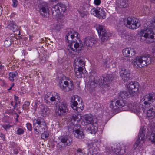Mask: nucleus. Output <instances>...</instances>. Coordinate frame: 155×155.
<instances>
[{"instance_id": "nucleus-16", "label": "nucleus", "mask_w": 155, "mask_h": 155, "mask_svg": "<svg viewBox=\"0 0 155 155\" xmlns=\"http://www.w3.org/2000/svg\"><path fill=\"white\" fill-rule=\"evenodd\" d=\"M127 87L131 95H138L139 94V84L138 82L131 81L127 85Z\"/></svg>"}, {"instance_id": "nucleus-38", "label": "nucleus", "mask_w": 155, "mask_h": 155, "mask_svg": "<svg viewBox=\"0 0 155 155\" xmlns=\"http://www.w3.org/2000/svg\"><path fill=\"white\" fill-rule=\"evenodd\" d=\"M116 104V101H112L111 102L110 105V107L113 110L118 109V107H117Z\"/></svg>"}, {"instance_id": "nucleus-23", "label": "nucleus", "mask_w": 155, "mask_h": 155, "mask_svg": "<svg viewBox=\"0 0 155 155\" xmlns=\"http://www.w3.org/2000/svg\"><path fill=\"white\" fill-rule=\"evenodd\" d=\"M127 0H118L116 8L118 12H120V9L127 7Z\"/></svg>"}, {"instance_id": "nucleus-4", "label": "nucleus", "mask_w": 155, "mask_h": 155, "mask_svg": "<svg viewBox=\"0 0 155 155\" xmlns=\"http://www.w3.org/2000/svg\"><path fill=\"white\" fill-rule=\"evenodd\" d=\"M147 27L142 29L139 34L140 36L144 37L147 43H152L155 42V32L153 30L155 29V19L148 21Z\"/></svg>"}, {"instance_id": "nucleus-46", "label": "nucleus", "mask_w": 155, "mask_h": 155, "mask_svg": "<svg viewBox=\"0 0 155 155\" xmlns=\"http://www.w3.org/2000/svg\"><path fill=\"white\" fill-rule=\"evenodd\" d=\"M14 98L15 100V105L14 106V109H16V107H17V102L18 101V97L15 95L14 96Z\"/></svg>"}, {"instance_id": "nucleus-1", "label": "nucleus", "mask_w": 155, "mask_h": 155, "mask_svg": "<svg viewBox=\"0 0 155 155\" xmlns=\"http://www.w3.org/2000/svg\"><path fill=\"white\" fill-rule=\"evenodd\" d=\"M91 81H89L87 84V87L90 93L94 91V88L96 87H101L105 88L104 90L109 89V85L110 80H112V74H106L100 79L95 76L96 75L95 72L91 71Z\"/></svg>"}, {"instance_id": "nucleus-36", "label": "nucleus", "mask_w": 155, "mask_h": 155, "mask_svg": "<svg viewBox=\"0 0 155 155\" xmlns=\"http://www.w3.org/2000/svg\"><path fill=\"white\" fill-rule=\"evenodd\" d=\"M146 137L151 142L155 143V133L153 131L149 133Z\"/></svg>"}, {"instance_id": "nucleus-37", "label": "nucleus", "mask_w": 155, "mask_h": 155, "mask_svg": "<svg viewBox=\"0 0 155 155\" xmlns=\"http://www.w3.org/2000/svg\"><path fill=\"white\" fill-rule=\"evenodd\" d=\"M61 26L59 25L53 24L51 25V29L55 32H58L60 31Z\"/></svg>"}, {"instance_id": "nucleus-34", "label": "nucleus", "mask_w": 155, "mask_h": 155, "mask_svg": "<svg viewBox=\"0 0 155 155\" xmlns=\"http://www.w3.org/2000/svg\"><path fill=\"white\" fill-rule=\"evenodd\" d=\"M7 27L14 32L16 30L17 28V27L16 24L12 21H10L8 22Z\"/></svg>"}, {"instance_id": "nucleus-5", "label": "nucleus", "mask_w": 155, "mask_h": 155, "mask_svg": "<svg viewBox=\"0 0 155 155\" xmlns=\"http://www.w3.org/2000/svg\"><path fill=\"white\" fill-rule=\"evenodd\" d=\"M116 101L118 109L122 108L123 111L130 110L137 115L140 112V109L138 104L132 105L131 103H126L122 100H117Z\"/></svg>"}, {"instance_id": "nucleus-32", "label": "nucleus", "mask_w": 155, "mask_h": 155, "mask_svg": "<svg viewBox=\"0 0 155 155\" xmlns=\"http://www.w3.org/2000/svg\"><path fill=\"white\" fill-rule=\"evenodd\" d=\"M41 108V115L43 116H45L49 113V109L46 106L42 105Z\"/></svg>"}, {"instance_id": "nucleus-47", "label": "nucleus", "mask_w": 155, "mask_h": 155, "mask_svg": "<svg viewBox=\"0 0 155 155\" xmlns=\"http://www.w3.org/2000/svg\"><path fill=\"white\" fill-rule=\"evenodd\" d=\"M12 5L13 7H16L18 4V1L17 0H12Z\"/></svg>"}, {"instance_id": "nucleus-9", "label": "nucleus", "mask_w": 155, "mask_h": 155, "mask_svg": "<svg viewBox=\"0 0 155 155\" xmlns=\"http://www.w3.org/2000/svg\"><path fill=\"white\" fill-rule=\"evenodd\" d=\"M66 10L65 5L61 3H58L53 6L51 8L53 17L55 19L60 18L62 12L64 13Z\"/></svg>"}, {"instance_id": "nucleus-60", "label": "nucleus", "mask_w": 155, "mask_h": 155, "mask_svg": "<svg viewBox=\"0 0 155 155\" xmlns=\"http://www.w3.org/2000/svg\"><path fill=\"white\" fill-rule=\"evenodd\" d=\"M123 150L121 149L120 150V153H122V154H123Z\"/></svg>"}, {"instance_id": "nucleus-19", "label": "nucleus", "mask_w": 155, "mask_h": 155, "mask_svg": "<svg viewBox=\"0 0 155 155\" xmlns=\"http://www.w3.org/2000/svg\"><path fill=\"white\" fill-rule=\"evenodd\" d=\"M59 101V104L58 105V109L57 114L59 116L65 115L68 112L67 105L66 102L61 101Z\"/></svg>"}, {"instance_id": "nucleus-12", "label": "nucleus", "mask_w": 155, "mask_h": 155, "mask_svg": "<svg viewBox=\"0 0 155 155\" xmlns=\"http://www.w3.org/2000/svg\"><path fill=\"white\" fill-rule=\"evenodd\" d=\"M33 125L34 131L38 134L45 132L47 130V126L44 122H41L39 119H35L33 120Z\"/></svg>"}, {"instance_id": "nucleus-62", "label": "nucleus", "mask_w": 155, "mask_h": 155, "mask_svg": "<svg viewBox=\"0 0 155 155\" xmlns=\"http://www.w3.org/2000/svg\"><path fill=\"white\" fill-rule=\"evenodd\" d=\"M154 132H155V126L154 127Z\"/></svg>"}, {"instance_id": "nucleus-48", "label": "nucleus", "mask_w": 155, "mask_h": 155, "mask_svg": "<svg viewBox=\"0 0 155 155\" xmlns=\"http://www.w3.org/2000/svg\"><path fill=\"white\" fill-rule=\"evenodd\" d=\"M2 127L5 130H8L10 128L11 126L9 124H7L5 125H2Z\"/></svg>"}, {"instance_id": "nucleus-63", "label": "nucleus", "mask_w": 155, "mask_h": 155, "mask_svg": "<svg viewBox=\"0 0 155 155\" xmlns=\"http://www.w3.org/2000/svg\"><path fill=\"white\" fill-rule=\"evenodd\" d=\"M18 102H19V104H20V101H18Z\"/></svg>"}, {"instance_id": "nucleus-49", "label": "nucleus", "mask_w": 155, "mask_h": 155, "mask_svg": "<svg viewBox=\"0 0 155 155\" xmlns=\"http://www.w3.org/2000/svg\"><path fill=\"white\" fill-rule=\"evenodd\" d=\"M101 2V0H94V3L96 5H99Z\"/></svg>"}, {"instance_id": "nucleus-39", "label": "nucleus", "mask_w": 155, "mask_h": 155, "mask_svg": "<svg viewBox=\"0 0 155 155\" xmlns=\"http://www.w3.org/2000/svg\"><path fill=\"white\" fill-rule=\"evenodd\" d=\"M11 43L10 38H6L4 42L5 46L6 47H8L10 46Z\"/></svg>"}, {"instance_id": "nucleus-51", "label": "nucleus", "mask_w": 155, "mask_h": 155, "mask_svg": "<svg viewBox=\"0 0 155 155\" xmlns=\"http://www.w3.org/2000/svg\"><path fill=\"white\" fill-rule=\"evenodd\" d=\"M0 137H1L3 140H5V137L4 135L1 133H0Z\"/></svg>"}, {"instance_id": "nucleus-59", "label": "nucleus", "mask_w": 155, "mask_h": 155, "mask_svg": "<svg viewBox=\"0 0 155 155\" xmlns=\"http://www.w3.org/2000/svg\"><path fill=\"white\" fill-rule=\"evenodd\" d=\"M14 104V102L13 101H12L11 102V104L12 106H13Z\"/></svg>"}, {"instance_id": "nucleus-56", "label": "nucleus", "mask_w": 155, "mask_h": 155, "mask_svg": "<svg viewBox=\"0 0 155 155\" xmlns=\"http://www.w3.org/2000/svg\"><path fill=\"white\" fill-rule=\"evenodd\" d=\"M32 40V37L31 35L29 36V40L30 41H31Z\"/></svg>"}, {"instance_id": "nucleus-41", "label": "nucleus", "mask_w": 155, "mask_h": 155, "mask_svg": "<svg viewBox=\"0 0 155 155\" xmlns=\"http://www.w3.org/2000/svg\"><path fill=\"white\" fill-rule=\"evenodd\" d=\"M49 136L48 133L47 132L45 131L43 132L41 135V138L44 139H47Z\"/></svg>"}, {"instance_id": "nucleus-30", "label": "nucleus", "mask_w": 155, "mask_h": 155, "mask_svg": "<svg viewBox=\"0 0 155 155\" xmlns=\"http://www.w3.org/2000/svg\"><path fill=\"white\" fill-rule=\"evenodd\" d=\"M130 94L129 92L127 91H121L118 93V97L119 98L122 99L127 98L129 97L130 95Z\"/></svg>"}, {"instance_id": "nucleus-7", "label": "nucleus", "mask_w": 155, "mask_h": 155, "mask_svg": "<svg viewBox=\"0 0 155 155\" xmlns=\"http://www.w3.org/2000/svg\"><path fill=\"white\" fill-rule=\"evenodd\" d=\"M155 101V93L147 94L141 100L140 104L143 112L151 106L152 103Z\"/></svg>"}, {"instance_id": "nucleus-42", "label": "nucleus", "mask_w": 155, "mask_h": 155, "mask_svg": "<svg viewBox=\"0 0 155 155\" xmlns=\"http://www.w3.org/2000/svg\"><path fill=\"white\" fill-rule=\"evenodd\" d=\"M30 104V102L28 101L25 102L22 106V108L24 110H28V107Z\"/></svg>"}, {"instance_id": "nucleus-57", "label": "nucleus", "mask_w": 155, "mask_h": 155, "mask_svg": "<svg viewBox=\"0 0 155 155\" xmlns=\"http://www.w3.org/2000/svg\"><path fill=\"white\" fill-rule=\"evenodd\" d=\"M14 153H15L16 154H17L18 153V151L17 150H15Z\"/></svg>"}, {"instance_id": "nucleus-18", "label": "nucleus", "mask_w": 155, "mask_h": 155, "mask_svg": "<svg viewBox=\"0 0 155 155\" xmlns=\"http://www.w3.org/2000/svg\"><path fill=\"white\" fill-rule=\"evenodd\" d=\"M120 74L124 82L127 81L131 78L129 70L126 67H122L121 68Z\"/></svg>"}, {"instance_id": "nucleus-53", "label": "nucleus", "mask_w": 155, "mask_h": 155, "mask_svg": "<svg viewBox=\"0 0 155 155\" xmlns=\"http://www.w3.org/2000/svg\"><path fill=\"white\" fill-rule=\"evenodd\" d=\"M22 54L25 55L26 54V52L25 50H23L22 51Z\"/></svg>"}, {"instance_id": "nucleus-29", "label": "nucleus", "mask_w": 155, "mask_h": 155, "mask_svg": "<svg viewBox=\"0 0 155 155\" xmlns=\"http://www.w3.org/2000/svg\"><path fill=\"white\" fill-rule=\"evenodd\" d=\"M147 116L151 119L153 118L155 116V107H152L147 111Z\"/></svg>"}, {"instance_id": "nucleus-24", "label": "nucleus", "mask_w": 155, "mask_h": 155, "mask_svg": "<svg viewBox=\"0 0 155 155\" xmlns=\"http://www.w3.org/2000/svg\"><path fill=\"white\" fill-rule=\"evenodd\" d=\"M122 53L125 57H128L134 55L135 54V52L134 49L130 48H127L122 51Z\"/></svg>"}, {"instance_id": "nucleus-61", "label": "nucleus", "mask_w": 155, "mask_h": 155, "mask_svg": "<svg viewBox=\"0 0 155 155\" xmlns=\"http://www.w3.org/2000/svg\"><path fill=\"white\" fill-rule=\"evenodd\" d=\"M25 61V59H22V62H23V63H24V61Z\"/></svg>"}, {"instance_id": "nucleus-64", "label": "nucleus", "mask_w": 155, "mask_h": 155, "mask_svg": "<svg viewBox=\"0 0 155 155\" xmlns=\"http://www.w3.org/2000/svg\"><path fill=\"white\" fill-rule=\"evenodd\" d=\"M125 152H125V151H124V153H125Z\"/></svg>"}, {"instance_id": "nucleus-6", "label": "nucleus", "mask_w": 155, "mask_h": 155, "mask_svg": "<svg viewBox=\"0 0 155 155\" xmlns=\"http://www.w3.org/2000/svg\"><path fill=\"white\" fill-rule=\"evenodd\" d=\"M151 58L149 55L136 56L133 60L132 63L134 67L141 68L147 66L151 62Z\"/></svg>"}, {"instance_id": "nucleus-11", "label": "nucleus", "mask_w": 155, "mask_h": 155, "mask_svg": "<svg viewBox=\"0 0 155 155\" xmlns=\"http://www.w3.org/2000/svg\"><path fill=\"white\" fill-rule=\"evenodd\" d=\"M37 10L42 16L47 17L49 15V9L47 3L42 0H38L37 2Z\"/></svg>"}, {"instance_id": "nucleus-58", "label": "nucleus", "mask_w": 155, "mask_h": 155, "mask_svg": "<svg viewBox=\"0 0 155 155\" xmlns=\"http://www.w3.org/2000/svg\"><path fill=\"white\" fill-rule=\"evenodd\" d=\"M4 66L2 65H1L0 66V69H2L3 68H4Z\"/></svg>"}, {"instance_id": "nucleus-26", "label": "nucleus", "mask_w": 155, "mask_h": 155, "mask_svg": "<svg viewBox=\"0 0 155 155\" xmlns=\"http://www.w3.org/2000/svg\"><path fill=\"white\" fill-rule=\"evenodd\" d=\"M98 147L94 144H90L88 155H99L97 152Z\"/></svg>"}, {"instance_id": "nucleus-40", "label": "nucleus", "mask_w": 155, "mask_h": 155, "mask_svg": "<svg viewBox=\"0 0 155 155\" xmlns=\"http://www.w3.org/2000/svg\"><path fill=\"white\" fill-rule=\"evenodd\" d=\"M77 153L76 155H86V154L84 153L85 151L81 149H78L77 150ZM88 155V153L87 154Z\"/></svg>"}, {"instance_id": "nucleus-28", "label": "nucleus", "mask_w": 155, "mask_h": 155, "mask_svg": "<svg viewBox=\"0 0 155 155\" xmlns=\"http://www.w3.org/2000/svg\"><path fill=\"white\" fill-rule=\"evenodd\" d=\"M81 117L80 114H73L71 118V123L73 125H74L75 124H76L77 123H78L80 121Z\"/></svg>"}, {"instance_id": "nucleus-25", "label": "nucleus", "mask_w": 155, "mask_h": 155, "mask_svg": "<svg viewBox=\"0 0 155 155\" xmlns=\"http://www.w3.org/2000/svg\"><path fill=\"white\" fill-rule=\"evenodd\" d=\"M73 134L75 137L79 139H82L85 137V135L83 130L80 128L74 130Z\"/></svg>"}, {"instance_id": "nucleus-20", "label": "nucleus", "mask_w": 155, "mask_h": 155, "mask_svg": "<svg viewBox=\"0 0 155 155\" xmlns=\"http://www.w3.org/2000/svg\"><path fill=\"white\" fill-rule=\"evenodd\" d=\"M60 142L58 143V145L61 147H65L70 145L72 140L68 136L62 137L60 139Z\"/></svg>"}, {"instance_id": "nucleus-3", "label": "nucleus", "mask_w": 155, "mask_h": 155, "mask_svg": "<svg viewBox=\"0 0 155 155\" xmlns=\"http://www.w3.org/2000/svg\"><path fill=\"white\" fill-rule=\"evenodd\" d=\"M83 122L81 123L83 125H89L87 129V131L92 133H95L97 130L98 126L103 125V122L101 120H97L91 114H86L82 116Z\"/></svg>"}, {"instance_id": "nucleus-50", "label": "nucleus", "mask_w": 155, "mask_h": 155, "mask_svg": "<svg viewBox=\"0 0 155 155\" xmlns=\"http://www.w3.org/2000/svg\"><path fill=\"white\" fill-rule=\"evenodd\" d=\"M78 11L80 13V15L81 16H84V14H85L84 12H81L80 11Z\"/></svg>"}, {"instance_id": "nucleus-10", "label": "nucleus", "mask_w": 155, "mask_h": 155, "mask_svg": "<svg viewBox=\"0 0 155 155\" xmlns=\"http://www.w3.org/2000/svg\"><path fill=\"white\" fill-rule=\"evenodd\" d=\"M146 132L147 127L146 126H143L141 128L137 140L134 145V146L135 148L139 149L142 147L144 142L145 134H146Z\"/></svg>"}, {"instance_id": "nucleus-14", "label": "nucleus", "mask_w": 155, "mask_h": 155, "mask_svg": "<svg viewBox=\"0 0 155 155\" xmlns=\"http://www.w3.org/2000/svg\"><path fill=\"white\" fill-rule=\"evenodd\" d=\"M96 29L98 35L101 38L102 43L106 41L111 35L108 34L106 30L105 27L102 25H96Z\"/></svg>"}, {"instance_id": "nucleus-2", "label": "nucleus", "mask_w": 155, "mask_h": 155, "mask_svg": "<svg viewBox=\"0 0 155 155\" xmlns=\"http://www.w3.org/2000/svg\"><path fill=\"white\" fill-rule=\"evenodd\" d=\"M79 34L78 32L72 30L67 34L65 39L67 42L69 43L68 45L67 50L70 53L74 54V53L76 51L81 50L83 48V44L82 41L79 39L78 41H77L74 45L72 42H75L74 39L75 38L79 39Z\"/></svg>"}, {"instance_id": "nucleus-27", "label": "nucleus", "mask_w": 155, "mask_h": 155, "mask_svg": "<svg viewBox=\"0 0 155 155\" xmlns=\"http://www.w3.org/2000/svg\"><path fill=\"white\" fill-rule=\"evenodd\" d=\"M82 101V99L79 96L76 95L73 96L71 97V105H78V102L81 103Z\"/></svg>"}, {"instance_id": "nucleus-21", "label": "nucleus", "mask_w": 155, "mask_h": 155, "mask_svg": "<svg viewBox=\"0 0 155 155\" xmlns=\"http://www.w3.org/2000/svg\"><path fill=\"white\" fill-rule=\"evenodd\" d=\"M96 42V41L94 38L88 36L84 38L83 45H86L87 47H94Z\"/></svg>"}, {"instance_id": "nucleus-31", "label": "nucleus", "mask_w": 155, "mask_h": 155, "mask_svg": "<svg viewBox=\"0 0 155 155\" xmlns=\"http://www.w3.org/2000/svg\"><path fill=\"white\" fill-rule=\"evenodd\" d=\"M75 74L76 77L78 78H80L82 77V75L83 74V71L84 68H74Z\"/></svg>"}, {"instance_id": "nucleus-44", "label": "nucleus", "mask_w": 155, "mask_h": 155, "mask_svg": "<svg viewBox=\"0 0 155 155\" xmlns=\"http://www.w3.org/2000/svg\"><path fill=\"white\" fill-rule=\"evenodd\" d=\"M24 132L23 129L21 128H18L17 129L16 133L18 135H21L23 134Z\"/></svg>"}, {"instance_id": "nucleus-22", "label": "nucleus", "mask_w": 155, "mask_h": 155, "mask_svg": "<svg viewBox=\"0 0 155 155\" xmlns=\"http://www.w3.org/2000/svg\"><path fill=\"white\" fill-rule=\"evenodd\" d=\"M85 62L84 58L82 57L76 58L74 60V68H80L81 67L84 68Z\"/></svg>"}, {"instance_id": "nucleus-13", "label": "nucleus", "mask_w": 155, "mask_h": 155, "mask_svg": "<svg viewBox=\"0 0 155 155\" xmlns=\"http://www.w3.org/2000/svg\"><path fill=\"white\" fill-rule=\"evenodd\" d=\"M124 23L126 27L131 29H136L140 25L138 19L134 17H128L124 20Z\"/></svg>"}, {"instance_id": "nucleus-45", "label": "nucleus", "mask_w": 155, "mask_h": 155, "mask_svg": "<svg viewBox=\"0 0 155 155\" xmlns=\"http://www.w3.org/2000/svg\"><path fill=\"white\" fill-rule=\"evenodd\" d=\"M26 127L28 130L29 131H31L32 129V125L29 123H27L26 124Z\"/></svg>"}, {"instance_id": "nucleus-8", "label": "nucleus", "mask_w": 155, "mask_h": 155, "mask_svg": "<svg viewBox=\"0 0 155 155\" xmlns=\"http://www.w3.org/2000/svg\"><path fill=\"white\" fill-rule=\"evenodd\" d=\"M59 85L60 88L65 91H69L74 88L72 81L66 77H63L60 79Z\"/></svg>"}, {"instance_id": "nucleus-33", "label": "nucleus", "mask_w": 155, "mask_h": 155, "mask_svg": "<svg viewBox=\"0 0 155 155\" xmlns=\"http://www.w3.org/2000/svg\"><path fill=\"white\" fill-rule=\"evenodd\" d=\"M72 108L75 111L78 112H81L83 110V105L81 104H79L78 105H71Z\"/></svg>"}, {"instance_id": "nucleus-55", "label": "nucleus", "mask_w": 155, "mask_h": 155, "mask_svg": "<svg viewBox=\"0 0 155 155\" xmlns=\"http://www.w3.org/2000/svg\"><path fill=\"white\" fill-rule=\"evenodd\" d=\"M2 7L0 6V15L2 14Z\"/></svg>"}, {"instance_id": "nucleus-15", "label": "nucleus", "mask_w": 155, "mask_h": 155, "mask_svg": "<svg viewBox=\"0 0 155 155\" xmlns=\"http://www.w3.org/2000/svg\"><path fill=\"white\" fill-rule=\"evenodd\" d=\"M51 97L49 98L48 95H45L44 97L45 102L48 104L56 105L60 99L59 94L55 92H53L51 93Z\"/></svg>"}, {"instance_id": "nucleus-43", "label": "nucleus", "mask_w": 155, "mask_h": 155, "mask_svg": "<svg viewBox=\"0 0 155 155\" xmlns=\"http://www.w3.org/2000/svg\"><path fill=\"white\" fill-rule=\"evenodd\" d=\"M142 11H143V13H144L145 15L148 14L150 12L149 7L145 6L144 7Z\"/></svg>"}, {"instance_id": "nucleus-35", "label": "nucleus", "mask_w": 155, "mask_h": 155, "mask_svg": "<svg viewBox=\"0 0 155 155\" xmlns=\"http://www.w3.org/2000/svg\"><path fill=\"white\" fill-rule=\"evenodd\" d=\"M18 75V74L16 71L10 72L9 74V78L10 80L12 82L13 81Z\"/></svg>"}, {"instance_id": "nucleus-52", "label": "nucleus", "mask_w": 155, "mask_h": 155, "mask_svg": "<svg viewBox=\"0 0 155 155\" xmlns=\"http://www.w3.org/2000/svg\"><path fill=\"white\" fill-rule=\"evenodd\" d=\"M129 37V36L127 35H122L121 36V37L122 38L125 39H127V37Z\"/></svg>"}, {"instance_id": "nucleus-17", "label": "nucleus", "mask_w": 155, "mask_h": 155, "mask_svg": "<svg viewBox=\"0 0 155 155\" xmlns=\"http://www.w3.org/2000/svg\"><path fill=\"white\" fill-rule=\"evenodd\" d=\"M90 12L92 15L99 19H105L106 17L105 12L100 8H93L91 10Z\"/></svg>"}, {"instance_id": "nucleus-54", "label": "nucleus", "mask_w": 155, "mask_h": 155, "mask_svg": "<svg viewBox=\"0 0 155 155\" xmlns=\"http://www.w3.org/2000/svg\"><path fill=\"white\" fill-rule=\"evenodd\" d=\"M14 83H13L12 84V85H11V87L9 88V89H8V90H11L12 88L13 87V86H14Z\"/></svg>"}]
</instances>
